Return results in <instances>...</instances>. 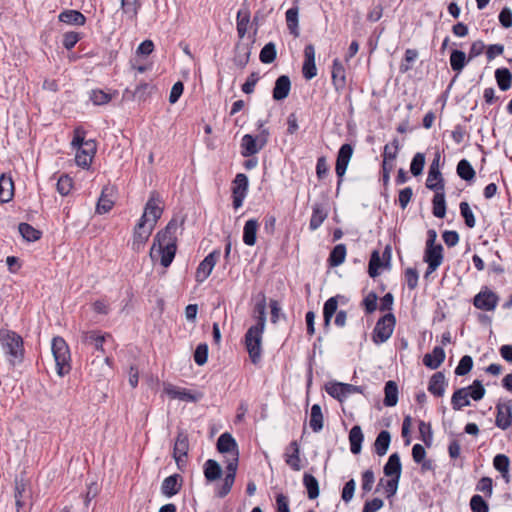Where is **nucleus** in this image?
Wrapping results in <instances>:
<instances>
[{
	"label": "nucleus",
	"instance_id": "f257e3e1",
	"mask_svg": "<svg viewBox=\"0 0 512 512\" xmlns=\"http://www.w3.org/2000/svg\"><path fill=\"white\" fill-rule=\"evenodd\" d=\"M177 230V221L175 219L170 220L166 227L155 235L150 249L149 254L152 261L160 258V263L165 268L170 266L176 254Z\"/></svg>",
	"mask_w": 512,
	"mask_h": 512
},
{
	"label": "nucleus",
	"instance_id": "7c9ffc66",
	"mask_svg": "<svg viewBox=\"0 0 512 512\" xmlns=\"http://www.w3.org/2000/svg\"><path fill=\"white\" fill-rule=\"evenodd\" d=\"M59 21L76 26H83L86 22V17L77 10H65L58 16Z\"/></svg>",
	"mask_w": 512,
	"mask_h": 512
},
{
	"label": "nucleus",
	"instance_id": "cd10ccee",
	"mask_svg": "<svg viewBox=\"0 0 512 512\" xmlns=\"http://www.w3.org/2000/svg\"><path fill=\"white\" fill-rule=\"evenodd\" d=\"M14 195V183L11 176L2 174L0 176V203H7Z\"/></svg>",
	"mask_w": 512,
	"mask_h": 512
},
{
	"label": "nucleus",
	"instance_id": "a878e982",
	"mask_svg": "<svg viewBox=\"0 0 512 512\" xmlns=\"http://www.w3.org/2000/svg\"><path fill=\"white\" fill-rule=\"evenodd\" d=\"M445 360V351L442 347L436 346L432 353H428L423 357V363L430 369H437Z\"/></svg>",
	"mask_w": 512,
	"mask_h": 512
},
{
	"label": "nucleus",
	"instance_id": "1a4fd4ad",
	"mask_svg": "<svg viewBox=\"0 0 512 512\" xmlns=\"http://www.w3.org/2000/svg\"><path fill=\"white\" fill-rule=\"evenodd\" d=\"M248 187V177L243 173H238L233 181L232 187L233 207L235 209L242 206L248 192Z\"/></svg>",
	"mask_w": 512,
	"mask_h": 512
},
{
	"label": "nucleus",
	"instance_id": "0e129e2a",
	"mask_svg": "<svg viewBox=\"0 0 512 512\" xmlns=\"http://www.w3.org/2000/svg\"><path fill=\"white\" fill-rule=\"evenodd\" d=\"M418 429L422 441L429 446L432 441V428L430 423L421 420L419 421Z\"/></svg>",
	"mask_w": 512,
	"mask_h": 512
},
{
	"label": "nucleus",
	"instance_id": "6ab92c4d",
	"mask_svg": "<svg viewBox=\"0 0 512 512\" xmlns=\"http://www.w3.org/2000/svg\"><path fill=\"white\" fill-rule=\"evenodd\" d=\"M114 196H115V189L112 186H105L102 191L101 195L98 199L97 206H96V212L98 214H105L109 212L114 204Z\"/></svg>",
	"mask_w": 512,
	"mask_h": 512
},
{
	"label": "nucleus",
	"instance_id": "4d7b16f0",
	"mask_svg": "<svg viewBox=\"0 0 512 512\" xmlns=\"http://www.w3.org/2000/svg\"><path fill=\"white\" fill-rule=\"evenodd\" d=\"M208 359V345L206 343H200L194 352V361L197 365L202 366L207 362Z\"/></svg>",
	"mask_w": 512,
	"mask_h": 512
},
{
	"label": "nucleus",
	"instance_id": "aec40b11",
	"mask_svg": "<svg viewBox=\"0 0 512 512\" xmlns=\"http://www.w3.org/2000/svg\"><path fill=\"white\" fill-rule=\"evenodd\" d=\"M285 463L294 471L302 468L300 459V447L296 440H293L285 449Z\"/></svg>",
	"mask_w": 512,
	"mask_h": 512
},
{
	"label": "nucleus",
	"instance_id": "6e6552de",
	"mask_svg": "<svg viewBox=\"0 0 512 512\" xmlns=\"http://www.w3.org/2000/svg\"><path fill=\"white\" fill-rule=\"evenodd\" d=\"M221 256V251L219 249L213 250L209 253L199 264L195 279L198 283L204 282L211 274L214 266L218 262Z\"/></svg>",
	"mask_w": 512,
	"mask_h": 512
},
{
	"label": "nucleus",
	"instance_id": "4c0bfd02",
	"mask_svg": "<svg viewBox=\"0 0 512 512\" xmlns=\"http://www.w3.org/2000/svg\"><path fill=\"white\" fill-rule=\"evenodd\" d=\"M303 485L307 490L309 499L313 500L319 496V483L318 480L312 474L304 473Z\"/></svg>",
	"mask_w": 512,
	"mask_h": 512
},
{
	"label": "nucleus",
	"instance_id": "a19ab883",
	"mask_svg": "<svg viewBox=\"0 0 512 512\" xmlns=\"http://www.w3.org/2000/svg\"><path fill=\"white\" fill-rule=\"evenodd\" d=\"M451 404L454 410H460L462 407L470 405L467 389H457L452 395Z\"/></svg>",
	"mask_w": 512,
	"mask_h": 512
},
{
	"label": "nucleus",
	"instance_id": "c85d7f7f",
	"mask_svg": "<svg viewBox=\"0 0 512 512\" xmlns=\"http://www.w3.org/2000/svg\"><path fill=\"white\" fill-rule=\"evenodd\" d=\"M445 376L442 372H436L432 375L428 385V391L436 397H442L445 392Z\"/></svg>",
	"mask_w": 512,
	"mask_h": 512
},
{
	"label": "nucleus",
	"instance_id": "a18cd8bd",
	"mask_svg": "<svg viewBox=\"0 0 512 512\" xmlns=\"http://www.w3.org/2000/svg\"><path fill=\"white\" fill-rule=\"evenodd\" d=\"M141 8V0H121V9L129 19H136Z\"/></svg>",
	"mask_w": 512,
	"mask_h": 512
},
{
	"label": "nucleus",
	"instance_id": "13d9d810",
	"mask_svg": "<svg viewBox=\"0 0 512 512\" xmlns=\"http://www.w3.org/2000/svg\"><path fill=\"white\" fill-rule=\"evenodd\" d=\"M425 165V156L422 153H416L412 159L410 170L414 176L422 173Z\"/></svg>",
	"mask_w": 512,
	"mask_h": 512
},
{
	"label": "nucleus",
	"instance_id": "473e14b6",
	"mask_svg": "<svg viewBox=\"0 0 512 512\" xmlns=\"http://www.w3.org/2000/svg\"><path fill=\"white\" fill-rule=\"evenodd\" d=\"M222 475L220 464L213 459H208L204 464V476L207 481L213 482L218 480Z\"/></svg>",
	"mask_w": 512,
	"mask_h": 512
},
{
	"label": "nucleus",
	"instance_id": "393cba45",
	"mask_svg": "<svg viewBox=\"0 0 512 512\" xmlns=\"http://www.w3.org/2000/svg\"><path fill=\"white\" fill-rule=\"evenodd\" d=\"M263 149L256 137L245 134L241 140V155L243 157H250L257 154Z\"/></svg>",
	"mask_w": 512,
	"mask_h": 512
},
{
	"label": "nucleus",
	"instance_id": "b1692460",
	"mask_svg": "<svg viewBox=\"0 0 512 512\" xmlns=\"http://www.w3.org/2000/svg\"><path fill=\"white\" fill-rule=\"evenodd\" d=\"M291 90V81L287 75L279 76L275 81L272 91L273 99L276 101L284 100L288 97Z\"/></svg>",
	"mask_w": 512,
	"mask_h": 512
},
{
	"label": "nucleus",
	"instance_id": "338daca9",
	"mask_svg": "<svg viewBox=\"0 0 512 512\" xmlns=\"http://www.w3.org/2000/svg\"><path fill=\"white\" fill-rule=\"evenodd\" d=\"M80 39H81V33L74 32V31L66 32L63 35L62 43H63V46L67 50H71L72 48H74V46L77 44V42Z\"/></svg>",
	"mask_w": 512,
	"mask_h": 512
},
{
	"label": "nucleus",
	"instance_id": "f3484780",
	"mask_svg": "<svg viewBox=\"0 0 512 512\" xmlns=\"http://www.w3.org/2000/svg\"><path fill=\"white\" fill-rule=\"evenodd\" d=\"M217 450L220 453H229L231 454L230 459H236L237 463L239 462V450L236 440L233 438V436L225 432L221 434L217 440Z\"/></svg>",
	"mask_w": 512,
	"mask_h": 512
},
{
	"label": "nucleus",
	"instance_id": "7ed1b4c3",
	"mask_svg": "<svg viewBox=\"0 0 512 512\" xmlns=\"http://www.w3.org/2000/svg\"><path fill=\"white\" fill-rule=\"evenodd\" d=\"M51 350L55 360L57 374L60 377L67 375L71 371V356L66 341L62 337H54L52 339Z\"/></svg>",
	"mask_w": 512,
	"mask_h": 512
},
{
	"label": "nucleus",
	"instance_id": "774afa93",
	"mask_svg": "<svg viewBox=\"0 0 512 512\" xmlns=\"http://www.w3.org/2000/svg\"><path fill=\"white\" fill-rule=\"evenodd\" d=\"M343 383H330L326 386V392L333 398L338 399L339 401H342L344 398V391H343Z\"/></svg>",
	"mask_w": 512,
	"mask_h": 512
},
{
	"label": "nucleus",
	"instance_id": "39448f33",
	"mask_svg": "<svg viewBox=\"0 0 512 512\" xmlns=\"http://www.w3.org/2000/svg\"><path fill=\"white\" fill-rule=\"evenodd\" d=\"M402 466L400 457L397 453L390 455L386 462V477H391L386 481V496L390 497L397 491L398 482L401 476Z\"/></svg>",
	"mask_w": 512,
	"mask_h": 512
},
{
	"label": "nucleus",
	"instance_id": "49530a36",
	"mask_svg": "<svg viewBox=\"0 0 512 512\" xmlns=\"http://www.w3.org/2000/svg\"><path fill=\"white\" fill-rule=\"evenodd\" d=\"M457 174L461 179L471 181L475 177V170L468 160L462 159L457 164Z\"/></svg>",
	"mask_w": 512,
	"mask_h": 512
},
{
	"label": "nucleus",
	"instance_id": "72a5a7b5",
	"mask_svg": "<svg viewBox=\"0 0 512 512\" xmlns=\"http://www.w3.org/2000/svg\"><path fill=\"white\" fill-rule=\"evenodd\" d=\"M435 195L432 200L433 215L437 218H443L446 214V202L444 190H433Z\"/></svg>",
	"mask_w": 512,
	"mask_h": 512
},
{
	"label": "nucleus",
	"instance_id": "20e7f679",
	"mask_svg": "<svg viewBox=\"0 0 512 512\" xmlns=\"http://www.w3.org/2000/svg\"><path fill=\"white\" fill-rule=\"evenodd\" d=\"M0 342L10 357L18 362L23 360V339L19 334L8 329H0Z\"/></svg>",
	"mask_w": 512,
	"mask_h": 512
},
{
	"label": "nucleus",
	"instance_id": "a211bd4d",
	"mask_svg": "<svg viewBox=\"0 0 512 512\" xmlns=\"http://www.w3.org/2000/svg\"><path fill=\"white\" fill-rule=\"evenodd\" d=\"M96 152V145L92 140H88L84 147L78 148L75 156V161L78 166L88 168L92 162L93 156Z\"/></svg>",
	"mask_w": 512,
	"mask_h": 512
},
{
	"label": "nucleus",
	"instance_id": "ddd939ff",
	"mask_svg": "<svg viewBox=\"0 0 512 512\" xmlns=\"http://www.w3.org/2000/svg\"><path fill=\"white\" fill-rule=\"evenodd\" d=\"M108 341L113 343V337L110 334H101L96 330L84 332L82 335V342L85 345L92 346L96 351L103 354L105 353L104 344Z\"/></svg>",
	"mask_w": 512,
	"mask_h": 512
},
{
	"label": "nucleus",
	"instance_id": "8fccbe9b",
	"mask_svg": "<svg viewBox=\"0 0 512 512\" xmlns=\"http://www.w3.org/2000/svg\"><path fill=\"white\" fill-rule=\"evenodd\" d=\"M466 64V55L463 51L453 50L450 55V65L453 71L461 72Z\"/></svg>",
	"mask_w": 512,
	"mask_h": 512
},
{
	"label": "nucleus",
	"instance_id": "6e6d98bb",
	"mask_svg": "<svg viewBox=\"0 0 512 512\" xmlns=\"http://www.w3.org/2000/svg\"><path fill=\"white\" fill-rule=\"evenodd\" d=\"M73 186V181L68 175H62L59 177L56 187L57 191L62 195L66 196L69 194Z\"/></svg>",
	"mask_w": 512,
	"mask_h": 512
},
{
	"label": "nucleus",
	"instance_id": "37998d69",
	"mask_svg": "<svg viewBox=\"0 0 512 512\" xmlns=\"http://www.w3.org/2000/svg\"><path fill=\"white\" fill-rule=\"evenodd\" d=\"M338 301L337 297L329 298L323 307V317H324V327L328 328L330 326L331 319L335 313H337Z\"/></svg>",
	"mask_w": 512,
	"mask_h": 512
},
{
	"label": "nucleus",
	"instance_id": "ea45409f",
	"mask_svg": "<svg viewBox=\"0 0 512 512\" xmlns=\"http://www.w3.org/2000/svg\"><path fill=\"white\" fill-rule=\"evenodd\" d=\"M495 79L498 87L502 91H507L511 87L512 74L507 68H498L495 71Z\"/></svg>",
	"mask_w": 512,
	"mask_h": 512
},
{
	"label": "nucleus",
	"instance_id": "f03ea898",
	"mask_svg": "<svg viewBox=\"0 0 512 512\" xmlns=\"http://www.w3.org/2000/svg\"><path fill=\"white\" fill-rule=\"evenodd\" d=\"M257 323L251 326L245 334V346L249 357L253 364H257L261 360V343L262 335L266 323V298L262 295V299L255 305Z\"/></svg>",
	"mask_w": 512,
	"mask_h": 512
},
{
	"label": "nucleus",
	"instance_id": "052dcab7",
	"mask_svg": "<svg viewBox=\"0 0 512 512\" xmlns=\"http://www.w3.org/2000/svg\"><path fill=\"white\" fill-rule=\"evenodd\" d=\"M467 389L470 390V392H468L469 396L475 401L481 400L485 395V388L479 380H474L472 385Z\"/></svg>",
	"mask_w": 512,
	"mask_h": 512
},
{
	"label": "nucleus",
	"instance_id": "0eeeda50",
	"mask_svg": "<svg viewBox=\"0 0 512 512\" xmlns=\"http://www.w3.org/2000/svg\"><path fill=\"white\" fill-rule=\"evenodd\" d=\"M498 302V295L487 287L483 288L473 299V305L483 311H494Z\"/></svg>",
	"mask_w": 512,
	"mask_h": 512
},
{
	"label": "nucleus",
	"instance_id": "58836bf2",
	"mask_svg": "<svg viewBox=\"0 0 512 512\" xmlns=\"http://www.w3.org/2000/svg\"><path fill=\"white\" fill-rule=\"evenodd\" d=\"M326 218L327 212L322 208L321 205L315 204L313 206L312 215L309 222V228L311 230L318 229Z\"/></svg>",
	"mask_w": 512,
	"mask_h": 512
},
{
	"label": "nucleus",
	"instance_id": "4468645a",
	"mask_svg": "<svg viewBox=\"0 0 512 512\" xmlns=\"http://www.w3.org/2000/svg\"><path fill=\"white\" fill-rule=\"evenodd\" d=\"M440 154L436 153L430 165L426 187L430 190H444V179L439 169Z\"/></svg>",
	"mask_w": 512,
	"mask_h": 512
},
{
	"label": "nucleus",
	"instance_id": "2eb2a0df",
	"mask_svg": "<svg viewBox=\"0 0 512 512\" xmlns=\"http://www.w3.org/2000/svg\"><path fill=\"white\" fill-rule=\"evenodd\" d=\"M154 228V226L145 224L141 221L137 223L134 228L132 241V249L135 252H140L144 248Z\"/></svg>",
	"mask_w": 512,
	"mask_h": 512
},
{
	"label": "nucleus",
	"instance_id": "e433bc0d",
	"mask_svg": "<svg viewBox=\"0 0 512 512\" xmlns=\"http://www.w3.org/2000/svg\"><path fill=\"white\" fill-rule=\"evenodd\" d=\"M350 450L353 454H359L363 441V433L359 426H353L349 432Z\"/></svg>",
	"mask_w": 512,
	"mask_h": 512
},
{
	"label": "nucleus",
	"instance_id": "de8ad7c7",
	"mask_svg": "<svg viewBox=\"0 0 512 512\" xmlns=\"http://www.w3.org/2000/svg\"><path fill=\"white\" fill-rule=\"evenodd\" d=\"M18 230L21 236L29 242L37 241L41 237V232L28 223H20Z\"/></svg>",
	"mask_w": 512,
	"mask_h": 512
},
{
	"label": "nucleus",
	"instance_id": "bb28decb",
	"mask_svg": "<svg viewBox=\"0 0 512 512\" xmlns=\"http://www.w3.org/2000/svg\"><path fill=\"white\" fill-rule=\"evenodd\" d=\"M332 82L337 91L343 90L346 86L345 69L338 59L333 61Z\"/></svg>",
	"mask_w": 512,
	"mask_h": 512
},
{
	"label": "nucleus",
	"instance_id": "680f3d73",
	"mask_svg": "<svg viewBox=\"0 0 512 512\" xmlns=\"http://www.w3.org/2000/svg\"><path fill=\"white\" fill-rule=\"evenodd\" d=\"M111 95L102 90H92L90 100L95 105H104L111 101Z\"/></svg>",
	"mask_w": 512,
	"mask_h": 512
},
{
	"label": "nucleus",
	"instance_id": "5fc2aeb1",
	"mask_svg": "<svg viewBox=\"0 0 512 512\" xmlns=\"http://www.w3.org/2000/svg\"><path fill=\"white\" fill-rule=\"evenodd\" d=\"M472 367H473L472 357L469 355H465L460 359L459 364L455 369V374L458 376H464L471 371Z\"/></svg>",
	"mask_w": 512,
	"mask_h": 512
},
{
	"label": "nucleus",
	"instance_id": "864d4df0",
	"mask_svg": "<svg viewBox=\"0 0 512 512\" xmlns=\"http://www.w3.org/2000/svg\"><path fill=\"white\" fill-rule=\"evenodd\" d=\"M461 216L469 228L475 227L476 221L472 210L467 202H461L459 205Z\"/></svg>",
	"mask_w": 512,
	"mask_h": 512
},
{
	"label": "nucleus",
	"instance_id": "c9c22d12",
	"mask_svg": "<svg viewBox=\"0 0 512 512\" xmlns=\"http://www.w3.org/2000/svg\"><path fill=\"white\" fill-rule=\"evenodd\" d=\"M309 425L313 432H320L323 428V414L319 404L311 407Z\"/></svg>",
	"mask_w": 512,
	"mask_h": 512
},
{
	"label": "nucleus",
	"instance_id": "c756f323",
	"mask_svg": "<svg viewBox=\"0 0 512 512\" xmlns=\"http://www.w3.org/2000/svg\"><path fill=\"white\" fill-rule=\"evenodd\" d=\"M259 223L256 219L246 221L243 228V242L248 246H254L257 239Z\"/></svg>",
	"mask_w": 512,
	"mask_h": 512
},
{
	"label": "nucleus",
	"instance_id": "3c124183",
	"mask_svg": "<svg viewBox=\"0 0 512 512\" xmlns=\"http://www.w3.org/2000/svg\"><path fill=\"white\" fill-rule=\"evenodd\" d=\"M277 51L273 42L267 43L260 51L259 59L264 64H270L276 59Z\"/></svg>",
	"mask_w": 512,
	"mask_h": 512
},
{
	"label": "nucleus",
	"instance_id": "4be33fe9",
	"mask_svg": "<svg viewBox=\"0 0 512 512\" xmlns=\"http://www.w3.org/2000/svg\"><path fill=\"white\" fill-rule=\"evenodd\" d=\"M497 415L495 424L498 428L506 430L512 421V405L508 403H498L496 406Z\"/></svg>",
	"mask_w": 512,
	"mask_h": 512
},
{
	"label": "nucleus",
	"instance_id": "9b49d317",
	"mask_svg": "<svg viewBox=\"0 0 512 512\" xmlns=\"http://www.w3.org/2000/svg\"><path fill=\"white\" fill-rule=\"evenodd\" d=\"M352 154H353V147H352V145H350L348 143L343 144L338 151L337 159H336V166H335V172L338 177V184H337L338 188L340 187V185L342 183V178H343L344 174L346 173V170H347L348 164L350 162V159L352 157Z\"/></svg>",
	"mask_w": 512,
	"mask_h": 512
},
{
	"label": "nucleus",
	"instance_id": "c03bdc74",
	"mask_svg": "<svg viewBox=\"0 0 512 512\" xmlns=\"http://www.w3.org/2000/svg\"><path fill=\"white\" fill-rule=\"evenodd\" d=\"M494 468L499 471L504 479L508 481L510 460L504 454H497L493 459Z\"/></svg>",
	"mask_w": 512,
	"mask_h": 512
},
{
	"label": "nucleus",
	"instance_id": "5701e85b",
	"mask_svg": "<svg viewBox=\"0 0 512 512\" xmlns=\"http://www.w3.org/2000/svg\"><path fill=\"white\" fill-rule=\"evenodd\" d=\"M182 486V477L179 474H173L166 477L161 485V492L166 497L176 495Z\"/></svg>",
	"mask_w": 512,
	"mask_h": 512
},
{
	"label": "nucleus",
	"instance_id": "423d86ee",
	"mask_svg": "<svg viewBox=\"0 0 512 512\" xmlns=\"http://www.w3.org/2000/svg\"><path fill=\"white\" fill-rule=\"evenodd\" d=\"M162 200L157 192H152L145 205L143 215L139 221L156 226L157 221L160 219L163 213V207L161 206Z\"/></svg>",
	"mask_w": 512,
	"mask_h": 512
},
{
	"label": "nucleus",
	"instance_id": "dca6fc26",
	"mask_svg": "<svg viewBox=\"0 0 512 512\" xmlns=\"http://www.w3.org/2000/svg\"><path fill=\"white\" fill-rule=\"evenodd\" d=\"M237 472V458L228 459L226 465V475L224 477L222 485L218 488L216 495L219 498H224L232 489L235 482Z\"/></svg>",
	"mask_w": 512,
	"mask_h": 512
},
{
	"label": "nucleus",
	"instance_id": "f704fd0d",
	"mask_svg": "<svg viewBox=\"0 0 512 512\" xmlns=\"http://www.w3.org/2000/svg\"><path fill=\"white\" fill-rule=\"evenodd\" d=\"M166 393L173 399H179L186 402H196L197 397L191 391L179 388L176 386H169L166 388Z\"/></svg>",
	"mask_w": 512,
	"mask_h": 512
},
{
	"label": "nucleus",
	"instance_id": "69168bd1",
	"mask_svg": "<svg viewBox=\"0 0 512 512\" xmlns=\"http://www.w3.org/2000/svg\"><path fill=\"white\" fill-rule=\"evenodd\" d=\"M378 296L375 292H369L363 299V306L366 313L371 314L377 309Z\"/></svg>",
	"mask_w": 512,
	"mask_h": 512
},
{
	"label": "nucleus",
	"instance_id": "2f4dec72",
	"mask_svg": "<svg viewBox=\"0 0 512 512\" xmlns=\"http://www.w3.org/2000/svg\"><path fill=\"white\" fill-rule=\"evenodd\" d=\"M299 7L297 5L293 6L292 8L288 9L285 13L287 28L294 37H298L299 32Z\"/></svg>",
	"mask_w": 512,
	"mask_h": 512
},
{
	"label": "nucleus",
	"instance_id": "bf43d9fd",
	"mask_svg": "<svg viewBox=\"0 0 512 512\" xmlns=\"http://www.w3.org/2000/svg\"><path fill=\"white\" fill-rule=\"evenodd\" d=\"M470 507L472 512H489V507L482 496L473 495L470 500Z\"/></svg>",
	"mask_w": 512,
	"mask_h": 512
},
{
	"label": "nucleus",
	"instance_id": "9d476101",
	"mask_svg": "<svg viewBox=\"0 0 512 512\" xmlns=\"http://www.w3.org/2000/svg\"><path fill=\"white\" fill-rule=\"evenodd\" d=\"M443 258V246L441 244L432 247H425L423 260L428 265L425 278L437 270V268L442 264Z\"/></svg>",
	"mask_w": 512,
	"mask_h": 512
},
{
	"label": "nucleus",
	"instance_id": "79ce46f5",
	"mask_svg": "<svg viewBox=\"0 0 512 512\" xmlns=\"http://www.w3.org/2000/svg\"><path fill=\"white\" fill-rule=\"evenodd\" d=\"M346 257V246L344 244H337L330 252L328 263L331 267L341 265Z\"/></svg>",
	"mask_w": 512,
	"mask_h": 512
},
{
	"label": "nucleus",
	"instance_id": "09e8293b",
	"mask_svg": "<svg viewBox=\"0 0 512 512\" xmlns=\"http://www.w3.org/2000/svg\"><path fill=\"white\" fill-rule=\"evenodd\" d=\"M384 267V262L380 258V253L378 250H374L370 256L369 264H368V274L371 278H375L378 276L379 269Z\"/></svg>",
	"mask_w": 512,
	"mask_h": 512
},
{
	"label": "nucleus",
	"instance_id": "f8f14e48",
	"mask_svg": "<svg viewBox=\"0 0 512 512\" xmlns=\"http://www.w3.org/2000/svg\"><path fill=\"white\" fill-rule=\"evenodd\" d=\"M352 154H353V147H352V145H350L348 143L343 144L338 151L337 159H336V166H335V172L338 177V184H337L338 188L340 187V185L342 183V178H343L344 174L346 173V170H347L348 164L350 162V159L352 157Z\"/></svg>",
	"mask_w": 512,
	"mask_h": 512
},
{
	"label": "nucleus",
	"instance_id": "e2e57ef3",
	"mask_svg": "<svg viewBox=\"0 0 512 512\" xmlns=\"http://www.w3.org/2000/svg\"><path fill=\"white\" fill-rule=\"evenodd\" d=\"M476 490L484 493L486 497H491L493 492V481L490 477H482L477 485Z\"/></svg>",
	"mask_w": 512,
	"mask_h": 512
},
{
	"label": "nucleus",
	"instance_id": "603ef678",
	"mask_svg": "<svg viewBox=\"0 0 512 512\" xmlns=\"http://www.w3.org/2000/svg\"><path fill=\"white\" fill-rule=\"evenodd\" d=\"M398 402V387L395 381L386 382V406H395Z\"/></svg>",
	"mask_w": 512,
	"mask_h": 512
},
{
	"label": "nucleus",
	"instance_id": "412c9836",
	"mask_svg": "<svg viewBox=\"0 0 512 512\" xmlns=\"http://www.w3.org/2000/svg\"><path fill=\"white\" fill-rule=\"evenodd\" d=\"M189 451L188 436L184 431H179L175 440L173 457L176 461L177 467H180L182 457H187Z\"/></svg>",
	"mask_w": 512,
	"mask_h": 512
}]
</instances>
